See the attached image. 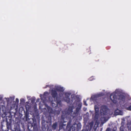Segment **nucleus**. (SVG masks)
I'll return each instance as SVG.
<instances>
[{"label":"nucleus","mask_w":131,"mask_h":131,"mask_svg":"<svg viewBox=\"0 0 131 131\" xmlns=\"http://www.w3.org/2000/svg\"><path fill=\"white\" fill-rule=\"evenodd\" d=\"M108 109L106 106L105 105H103L101 107V109L100 110V114L101 115L103 116V118L105 119L106 116L107 114V112Z\"/></svg>","instance_id":"obj_1"},{"label":"nucleus","mask_w":131,"mask_h":131,"mask_svg":"<svg viewBox=\"0 0 131 131\" xmlns=\"http://www.w3.org/2000/svg\"><path fill=\"white\" fill-rule=\"evenodd\" d=\"M51 95L54 99H56L57 100V105L58 104L60 105L61 104V101H58V93L57 91L55 90H52L51 92Z\"/></svg>","instance_id":"obj_2"},{"label":"nucleus","mask_w":131,"mask_h":131,"mask_svg":"<svg viewBox=\"0 0 131 131\" xmlns=\"http://www.w3.org/2000/svg\"><path fill=\"white\" fill-rule=\"evenodd\" d=\"M111 100L112 102L114 103H116L117 102V96L115 93H111L110 96Z\"/></svg>","instance_id":"obj_3"},{"label":"nucleus","mask_w":131,"mask_h":131,"mask_svg":"<svg viewBox=\"0 0 131 131\" xmlns=\"http://www.w3.org/2000/svg\"><path fill=\"white\" fill-rule=\"evenodd\" d=\"M64 100L67 103L70 105L72 104L73 101L72 99L71 100L69 97H64Z\"/></svg>","instance_id":"obj_4"},{"label":"nucleus","mask_w":131,"mask_h":131,"mask_svg":"<svg viewBox=\"0 0 131 131\" xmlns=\"http://www.w3.org/2000/svg\"><path fill=\"white\" fill-rule=\"evenodd\" d=\"M118 100L120 102H124L125 100V96L123 94H121L119 95Z\"/></svg>","instance_id":"obj_5"},{"label":"nucleus","mask_w":131,"mask_h":131,"mask_svg":"<svg viewBox=\"0 0 131 131\" xmlns=\"http://www.w3.org/2000/svg\"><path fill=\"white\" fill-rule=\"evenodd\" d=\"M58 123L57 122H55L53 123L51 126V128L52 129L55 130L56 129Z\"/></svg>","instance_id":"obj_6"},{"label":"nucleus","mask_w":131,"mask_h":131,"mask_svg":"<svg viewBox=\"0 0 131 131\" xmlns=\"http://www.w3.org/2000/svg\"><path fill=\"white\" fill-rule=\"evenodd\" d=\"M6 127L8 130L12 129L11 124L10 123H9L7 122L6 124Z\"/></svg>","instance_id":"obj_7"},{"label":"nucleus","mask_w":131,"mask_h":131,"mask_svg":"<svg viewBox=\"0 0 131 131\" xmlns=\"http://www.w3.org/2000/svg\"><path fill=\"white\" fill-rule=\"evenodd\" d=\"M73 106H70L69 107L68 110L67 112H68L69 113V114H70L71 113H72L73 109Z\"/></svg>","instance_id":"obj_8"},{"label":"nucleus","mask_w":131,"mask_h":131,"mask_svg":"<svg viewBox=\"0 0 131 131\" xmlns=\"http://www.w3.org/2000/svg\"><path fill=\"white\" fill-rule=\"evenodd\" d=\"M94 109L95 111L96 115V114L98 113L99 112V108L97 106H95Z\"/></svg>","instance_id":"obj_9"},{"label":"nucleus","mask_w":131,"mask_h":131,"mask_svg":"<svg viewBox=\"0 0 131 131\" xmlns=\"http://www.w3.org/2000/svg\"><path fill=\"white\" fill-rule=\"evenodd\" d=\"M57 91L61 92H63L64 91V90L62 87H58L57 89Z\"/></svg>","instance_id":"obj_10"},{"label":"nucleus","mask_w":131,"mask_h":131,"mask_svg":"<svg viewBox=\"0 0 131 131\" xmlns=\"http://www.w3.org/2000/svg\"><path fill=\"white\" fill-rule=\"evenodd\" d=\"M29 113L28 112H26L25 114V117L26 120H28L29 119Z\"/></svg>","instance_id":"obj_11"},{"label":"nucleus","mask_w":131,"mask_h":131,"mask_svg":"<svg viewBox=\"0 0 131 131\" xmlns=\"http://www.w3.org/2000/svg\"><path fill=\"white\" fill-rule=\"evenodd\" d=\"M81 108H80L77 107L76 110V111H75L74 113L76 114H78Z\"/></svg>","instance_id":"obj_12"},{"label":"nucleus","mask_w":131,"mask_h":131,"mask_svg":"<svg viewBox=\"0 0 131 131\" xmlns=\"http://www.w3.org/2000/svg\"><path fill=\"white\" fill-rule=\"evenodd\" d=\"M104 95V94L103 93H102L97 94L96 96L97 97H100Z\"/></svg>","instance_id":"obj_13"},{"label":"nucleus","mask_w":131,"mask_h":131,"mask_svg":"<svg viewBox=\"0 0 131 131\" xmlns=\"http://www.w3.org/2000/svg\"><path fill=\"white\" fill-rule=\"evenodd\" d=\"M33 130L34 131H37L38 129L36 127V125L35 124L33 127Z\"/></svg>","instance_id":"obj_14"},{"label":"nucleus","mask_w":131,"mask_h":131,"mask_svg":"<svg viewBox=\"0 0 131 131\" xmlns=\"http://www.w3.org/2000/svg\"><path fill=\"white\" fill-rule=\"evenodd\" d=\"M36 99L35 97H33L31 98V103H34Z\"/></svg>","instance_id":"obj_15"},{"label":"nucleus","mask_w":131,"mask_h":131,"mask_svg":"<svg viewBox=\"0 0 131 131\" xmlns=\"http://www.w3.org/2000/svg\"><path fill=\"white\" fill-rule=\"evenodd\" d=\"M70 95V94L68 93H65V97H69Z\"/></svg>","instance_id":"obj_16"},{"label":"nucleus","mask_w":131,"mask_h":131,"mask_svg":"<svg viewBox=\"0 0 131 131\" xmlns=\"http://www.w3.org/2000/svg\"><path fill=\"white\" fill-rule=\"evenodd\" d=\"M127 109L128 110L131 111V103L130 105L127 107Z\"/></svg>","instance_id":"obj_17"},{"label":"nucleus","mask_w":131,"mask_h":131,"mask_svg":"<svg viewBox=\"0 0 131 131\" xmlns=\"http://www.w3.org/2000/svg\"><path fill=\"white\" fill-rule=\"evenodd\" d=\"M20 102L21 103H24L25 102V100L23 98H21L20 99Z\"/></svg>","instance_id":"obj_18"},{"label":"nucleus","mask_w":131,"mask_h":131,"mask_svg":"<svg viewBox=\"0 0 131 131\" xmlns=\"http://www.w3.org/2000/svg\"><path fill=\"white\" fill-rule=\"evenodd\" d=\"M41 124L42 126H44V127L45 126V122L44 121H42Z\"/></svg>","instance_id":"obj_19"},{"label":"nucleus","mask_w":131,"mask_h":131,"mask_svg":"<svg viewBox=\"0 0 131 131\" xmlns=\"http://www.w3.org/2000/svg\"><path fill=\"white\" fill-rule=\"evenodd\" d=\"M82 106V103H79L78 105V107L80 108H81V107Z\"/></svg>","instance_id":"obj_20"},{"label":"nucleus","mask_w":131,"mask_h":131,"mask_svg":"<svg viewBox=\"0 0 131 131\" xmlns=\"http://www.w3.org/2000/svg\"><path fill=\"white\" fill-rule=\"evenodd\" d=\"M84 102V105H85V106H87V104L86 103V102L85 101H83Z\"/></svg>","instance_id":"obj_21"},{"label":"nucleus","mask_w":131,"mask_h":131,"mask_svg":"<svg viewBox=\"0 0 131 131\" xmlns=\"http://www.w3.org/2000/svg\"><path fill=\"white\" fill-rule=\"evenodd\" d=\"M16 103H18L19 102V100L18 98L16 99Z\"/></svg>","instance_id":"obj_22"},{"label":"nucleus","mask_w":131,"mask_h":131,"mask_svg":"<svg viewBox=\"0 0 131 131\" xmlns=\"http://www.w3.org/2000/svg\"><path fill=\"white\" fill-rule=\"evenodd\" d=\"M59 131H64V129L63 128L59 129Z\"/></svg>","instance_id":"obj_23"},{"label":"nucleus","mask_w":131,"mask_h":131,"mask_svg":"<svg viewBox=\"0 0 131 131\" xmlns=\"http://www.w3.org/2000/svg\"><path fill=\"white\" fill-rule=\"evenodd\" d=\"M106 131H110V129L109 128H107L106 130Z\"/></svg>","instance_id":"obj_24"},{"label":"nucleus","mask_w":131,"mask_h":131,"mask_svg":"<svg viewBox=\"0 0 131 131\" xmlns=\"http://www.w3.org/2000/svg\"><path fill=\"white\" fill-rule=\"evenodd\" d=\"M47 129L48 130H49V131H52V129H49V128H48Z\"/></svg>","instance_id":"obj_25"},{"label":"nucleus","mask_w":131,"mask_h":131,"mask_svg":"<svg viewBox=\"0 0 131 131\" xmlns=\"http://www.w3.org/2000/svg\"><path fill=\"white\" fill-rule=\"evenodd\" d=\"M3 98L1 96H0V101H1L2 100Z\"/></svg>","instance_id":"obj_26"},{"label":"nucleus","mask_w":131,"mask_h":131,"mask_svg":"<svg viewBox=\"0 0 131 131\" xmlns=\"http://www.w3.org/2000/svg\"><path fill=\"white\" fill-rule=\"evenodd\" d=\"M71 128L70 127L69 128V129L68 130V131H71Z\"/></svg>","instance_id":"obj_27"},{"label":"nucleus","mask_w":131,"mask_h":131,"mask_svg":"<svg viewBox=\"0 0 131 131\" xmlns=\"http://www.w3.org/2000/svg\"><path fill=\"white\" fill-rule=\"evenodd\" d=\"M116 111H115V113L117 115H118L119 114V113H117V112H116Z\"/></svg>","instance_id":"obj_28"},{"label":"nucleus","mask_w":131,"mask_h":131,"mask_svg":"<svg viewBox=\"0 0 131 131\" xmlns=\"http://www.w3.org/2000/svg\"><path fill=\"white\" fill-rule=\"evenodd\" d=\"M48 86V85H47L46 86H45L44 87V88H47V87Z\"/></svg>","instance_id":"obj_29"},{"label":"nucleus","mask_w":131,"mask_h":131,"mask_svg":"<svg viewBox=\"0 0 131 131\" xmlns=\"http://www.w3.org/2000/svg\"><path fill=\"white\" fill-rule=\"evenodd\" d=\"M63 115H61V118H63Z\"/></svg>","instance_id":"obj_30"},{"label":"nucleus","mask_w":131,"mask_h":131,"mask_svg":"<svg viewBox=\"0 0 131 131\" xmlns=\"http://www.w3.org/2000/svg\"><path fill=\"white\" fill-rule=\"evenodd\" d=\"M39 100V99H37V102H38Z\"/></svg>","instance_id":"obj_31"},{"label":"nucleus","mask_w":131,"mask_h":131,"mask_svg":"<svg viewBox=\"0 0 131 131\" xmlns=\"http://www.w3.org/2000/svg\"><path fill=\"white\" fill-rule=\"evenodd\" d=\"M82 131H88V130H82Z\"/></svg>","instance_id":"obj_32"},{"label":"nucleus","mask_w":131,"mask_h":131,"mask_svg":"<svg viewBox=\"0 0 131 131\" xmlns=\"http://www.w3.org/2000/svg\"><path fill=\"white\" fill-rule=\"evenodd\" d=\"M46 93H47V92H45L44 93V95H45V94Z\"/></svg>","instance_id":"obj_33"},{"label":"nucleus","mask_w":131,"mask_h":131,"mask_svg":"<svg viewBox=\"0 0 131 131\" xmlns=\"http://www.w3.org/2000/svg\"><path fill=\"white\" fill-rule=\"evenodd\" d=\"M90 49L89 48V49H87V50H90Z\"/></svg>","instance_id":"obj_34"},{"label":"nucleus","mask_w":131,"mask_h":131,"mask_svg":"<svg viewBox=\"0 0 131 131\" xmlns=\"http://www.w3.org/2000/svg\"><path fill=\"white\" fill-rule=\"evenodd\" d=\"M104 121H105V122H106V121H107V120H105V119H104Z\"/></svg>","instance_id":"obj_35"},{"label":"nucleus","mask_w":131,"mask_h":131,"mask_svg":"<svg viewBox=\"0 0 131 131\" xmlns=\"http://www.w3.org/2000/svg\"><path fill=\"white\" fill-rule=\"evenodd\" d=\"M77 126H79V124H77Z\"/></svg>","instance_id":"obj_36"}]
</instances>
